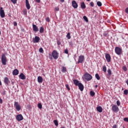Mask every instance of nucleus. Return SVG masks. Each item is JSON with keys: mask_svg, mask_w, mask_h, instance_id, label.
Listing matches in <instances>:
<instances>
[{"mask_svg": "<svg viewBox=\"0 0 128 128\" xmlns=\"http://www.w3.org/2000/svg\"><path fill=\"white\" fill-rule=\"evenodd\" d=\"M77 86H78L79 90H80L81 92H82V90H84V85L80 82Z\"/></svg>", "mask_w": 128, "mask_h": 128, "instance_id": "nucleus-14", "label": "nucleus"}, {"mask_svg": "<svg viewBox=\"0 0 128 128\" xmlns=\"http://www.w3.org/2000/svg\"><path fill=\"white\" fill-rule=\"evenodd\" d=\"M44 32V27H40V34H42V32Z\"/></svg>", "mask_w": 128, "mask_h": 128, "instance_id": "nucleus-24", "label": "nucleus"}, {"mask_svg": "<svg viewBox=\"0 0 128 128\" xmlns=\"http://www.w3.org/2000/svg\"><path fill=\"white\" fill-rule=\"evenodd\" d=\"M115 52L118 56H120L122 52V49L120 47L116 46L115 48Z\"/></svg>", "mask_w": 128, "mask_h": 128, "instance_id": "nucleus-3", "label": "nucleus"}, {"mask_svg": "<svg viewBox=\"0 0 128 128\" xmlns=\"http://www.w3.org/2000/svg\"><path fill=\"white\" fill-rule=\"evenodd\" d=\"M108 74H107V76H112V70H110V69H108Z\"/></svg>", "mask_w": 128, "mask_h": 128, "instance_id": "nucleus-23", "label": "nucleus"}, {"mask_svg": "<svg viewBox=\"0 0 128 128\" xmlns=\"http://www.w3.org/2000/svg\"><path fill=\"white\" fill-rule=\"evenodd\" d=\"M2 7L0 8V16L2 18H4L6 16V14H4V10H3Z\"/></svg>", "mask_w": 128, "mask_h": 128, "instance_id": "nucleus-7", "label": "nucleus"}, {"mask_svg": "<svg viewBox=\"0 0 128 128\" xmlns=\"http://www.w3.org/2000/svg\"><path fill=\"white\" fill-rule=\"evenodd\" d=\"M112 110L114 112H118V111L120 110V109L118 108V107L116 105H113L112 106Z\"/></svg>", "mask_w": 128, "mask_h": 128, "instance_id": "nucleus-5", "label": "nucleus"}, {"mask_svg": "<svg viewBox=\"0 0 128 128\" xmlns=\"http://www.w3.org/2000/svg\"><path fill=\"white\" fill-rule=\"evenodd\" d=\"M19 73L20 72H18V69H15L13 70L12 74L13 76H18Z\"/></svg>", "mask_w": 128, "mask_h": 128, "instance_id": "nucleus-17", "label": "nucleus"}, {"mask_svg": "<svg viewBox=\"0 0 128 128\" xmlns=\"http://www.w3.org/2000/svg\"><path fill=\"white\" fill-rule=\"evenodd\" d=\"M46 22H50V20L49 17H46Z\"/></svg>", "mask_w": 128, "mask_h": 128, "instance_id": "nucleus-39", "label": "nucleus"}, {"mask_svg": "<svg viewBox=\"0 0 128 128\" xmlns=\"http://www.w3.org/2000/svg\"><path fill=\"white\" fill-rule=\"evenodd\" d=\"M1 60L2 64H4V66H6V62H8V60H6V54H2Z\"/></svg>", "mask_w": 128, "mask_h": 128, "instance_id": "nucleus-2", "label": "nucleus"}, {"mask_svg": "<svg viewBox=\"0 0 128 128\" xmlns=\"http://www.w3.org/2000/svg\"><path fill=\"white\" fill-rule=\"evenodd\" d=\"M10 1L12 2V4H16V2H18V0H10Z\"/></svg>", "mask_w": 128, "mask_h": 128, "instance_id": "nucleus-36", "label": "nucleus"}, {"mask_svg": "<svg viewBox=\"0 0 128 128\" xmlns=\"http://www.w3.org/2000/svg\"><path fill=\"white\" fill-rule=\"evenodd\" d=\"M124 94H126V96L128 95V90H126L124 91Z\"/></svg>", "mask_w": 128, "mask_h": 128, "instance_id": "nucleus-38", "label": "nucleus"}, {"mask_svg": "<svg viewBox=\"0 0 128 128\" xmlns=\"http://www.w3.org/2000/svg\"><path fill=\"white\" fill-rule=\"evenodd\" d=\"M94 94H96V93L94 91L91 90L90 92V96H94Z\"/></svg>", "mask_w": 128, "mask_h": 128, "instance_id": "nucleus-27", "label": "nucleus"}, {"mask_svg": "<svg viewBox=\"0 0 128 128\" xmlns=\"http://www.w3.org/2000/svg\"><path fill=\"white\" fill-rule=\"evenodd\" d=\"M35 2L38 4H40V0H35Z\"/></svg>", "mask_w": 128, "mask_h": 128, "instance_id": "nucleus-49", "label": "nucleus"}, {"mask_svg": "<svg viewBox=\"0 0 128 128\" xmlns=\"http://www.w3.org/2000/svg\"><path fill=\"white\" fill-rule=\"evenodd\" d=\"M8 16H10V15H8Z\"/></svg>", "mask_w": 128, "mask_h": 128, "instance_id": "nucleus-61", "label": "nucleus"}, {"mask_svg": "<svg viewBox=\"0 0 128 128\" xmlns=\"http://www.w3.org/2000/svg\"><path fill=\"white\" fill-rule=\"evenodd\" d=\"M80 7L82 8L83 10H84L86 6V4H84V2H82L80 3Z\"/></svg>", "mask_w": 128, "mask_h": 128, "instance_id": "nucleus-22", "label": "nucleus"}, {"mask_svg": "<svg viewBox=\"0 0 128 128\" xmlns=\"http://www.w3.org/2000/svg\"><path fill=\"white\" fill-rule=\"evenodd\" d=\"M54 122L56 126H58V120H54Z\"/></svg>", "mask_w": 128, "mask_h": 128, "instance_id": "nucleus-31", "label": "nucleus"}, {"mask_svg": "<svg viewBox=\"0 0 128 128\" xmlns=\"http://www.w3.org/2000/svg\"><path fill=\"white\" fill-rule=\"evenodd\" d=\"M66 38L68 40H70L72 36H70V33L68 32L66 35Z\"/></svg>", "mask_w": 128, "mask_h": 128, "instance_id": "nucleus-26", "label": "nucleus"}, {"mask_svg": "<svg viewBox=\"0 0 128 128\" xmlns=\"http://www.w3.org/2000/svg\"><path fill=\"white\" fill-rule=\"evenodd\" d=\"M4 82L5 84H10V79H8V78L5 77L4 78Z\"/></svg>", "mask_w": 128, "mask_h": 128, "instance_id": "nucleus-16", "label": "nucleus"}, {"mask_svg": "<svg viewBox=\"0 0 128 128\" xmlns=\"http://www.w3.org/2000/svg\"><path fill=\"white\" fill-rule=\"evenodd\" d=\"M103 35L104 36H108V33L107 32H104L103 34Z\"/></svg>", "mask_w": 128, "mask_h": 128, "instance_id": "nucleus-48", "label": "nucleus"}, {"mask_svg": "<svg viewBox=\"0 0 128 128\" xmlns=\"http://www.w3.org/2000/svg\"><path fill=\"white\" fill-rule=\"evenodd\" d=\"M122 70L124 72H126V70H128V68L126 66H123Z\"/></svg>", "mask_w": 128, "mask_h": 128, "instance_id": "nucleus-35", "label": "nucleus"}, {"mask_svg": "<svg viewBox=\"0 0 128 128\" xmlns=\"http://www.w3.org/2000/svg\"><path fill=\"white\" fill-rule=\"evenodd\" d=\"M61 2H64V0H60Z\"/></svg>", "mask_w": 128, "mask_h": 128, "instance_id": "nucleus-54", "label": "nucleus"}, {"mask_svg": "<svg viewBox=\"0 0 128 128\" xmlns=\"http://www.w3.org/2000/svg\"><path fill=\"white\" fill-rule=\"evenodd\" d=\"M116 104L118 106H120V100H117Z\"/></svg>", "mask_w": 128, "mask_h": 128, "instance_id": "nucleus-40", "label": "nucleus"}, {"mask_svg": "<svg viewBox=\"0 0 128 128\" xmlns=\"http://www.w3.org/2000/svg\"><path fill=\"white\" fill-rule=\"evenodd\" d=\"M43 80H44V79L42 78V76H38V82L42 84V82Z\"/></svg>", "mask_w": 128, "mask_h": 128, "instance_id": "nucleus-19", "label": "nucleus"}, {"mask_svg": "<svg viewBox=\"0 0 128 128\" xmlns=\"http://www.w3.org/2000/svg\"><path fill=\"white\" fill-rule=\"evenodd\" d=\"M0 34H2V32H0Z\"/></svg>", "mask_w": 128, "mask_h": 128, "instance_id": "nucleus-57", "label": "nucleus"}, {"mask_svg": "<svg viewBox=\"0 0 128 128\" xmlns=\"http://www.w3.org/2000/svg\"><path fill=\"white\" fill-rule=\"evenodd\" d=\"M90 6H92V7L94 6V2H91L90 3Z\"/></svg>", "mask_w": 128, "mask_h": 128, "instance_id": "nucleus-42", "label": "nucleus"}, {"mask_svg": "<svg viewBox=\"0 0 128 128\" xmlns=\"http://www.w3.org/2000/svg\"><path fill=\"white\" fill-rule=\"evenodd\" d=\"M117 126L116 124H114L112 128H116Z\"/></svg>", "mask_w": 128, "mask_h": 128, "instance_id": "nucleus-53", "label": "nucleus"}, {"mask_svg": "<svg viewBox=\"0 0 128 128\" xmlns=\"http://www.w3.org/2000/svg\"><path fill=\"white\" fill-rule=\"evenodd\" d=\"M16 120L18 122H20V120H24V116H22V114H18L16 116Z\"/></svg>", "mask_w": 128, "mask_h": 128, "instance_id": "nucleus-8", "label": "nucleus"}, {"mask_svg": "<svg viewBox=\"0 0 128 128\" xmlns=\"http://www.w3.org/2000/svg\"><path fill=\"white\" fill-rule=\"evenodd\" d=\"M38 108H40V110L42 108V105L40 103H39L38 104Z\"/></svg>", "mask_w": 128, "mask_h": 128, "instance_id": "nucleus-33", "label": "nucleus"}, {"mask_svg": "<svg viewBox=\"0 0 128 128\" xmlns=\"http://www.w3.org/2000/svg\"><path fill=\"white\" fill-rule=\"evenodd\" d=\"M84 60V56L82 55H80L79 56V58L78 60V64H82V62Z\"/></svg>", "mask_w": 128, "mask_h": 128, "instance_id": "nucleus-9", "label": "nucleus"}, {"mask_svg": "<svg viewBox=\"0 0 128 128\" xmlns=\"http://www.w3.org/2000/svg\"><path fill=\"white\" fill-rule=\"evenodd\" d=\"M62 72H66V68L65 66H62Z\"/></svg>", "mask_w": 128, "mask_h": 128, "instance_id": "nucleus-29", "label": "nucleus"}, {"mask_svg": "<svg viewBox=\"0 0 128 128\" xmlns=\"http://www.w3.org/2000/svg\"><path fill=\"white\" fill-rule=\"evenodd\" d=\"M125 12H126V14H128V8H126L125 10Z\"/></svg>", "mask_w": 128, "mask_h": 128, "instance_id": "nucleus-50", "label": "nucleus"}, {"mask_svg": "<svg viewBox=\"0 0 128 128\" xmlns=\"http://www.w3.org/2000/svg\"><path fill=\"white\" fill-rule=\"evenodd\" d=\"M8 16H10V15H8Z\"/></svg>", "mask_w": 128, "mask_h": 128, "instance_id": "nucleus-62", "label": "nucleus"}, {"mask_svg": "<svg viewBox=\"0 0 128 128\" xmlns=\"http://www.w3.org/2000/svg\"><path fill=\"white\" fill-rule=\"evenodd\" d=\"M96 110L98 112H102V108L100 106L96 107Z\"/></svg>", "mask_w": 128, "mask_h": 128, "instance_id": "nucleus-18", "label": "nucleus"}, {"mask_svg": "<svg viewBox=\"0 0 128 128\" xmlns=\"http://www.w3.org/2000/svg\"><path fill=\"white\" fill-rule=\"evenodd\" d=\"M96 4L98 6H102V4L100 1L98 2Z\"/></svg>", "mask_w": 128, "mask_h": 128, "instance_id": "nucleus-30", "label": "nucleus"}, {"mask_svg": "<svg viewBox=\"0 0 128 128\" xmlns=\"http://www.w3.org/2000/svg\"><path fill=\"white\" fill-rule=\"evenodd\" d=\"M14 26H18V23L16 22H14Z\"/></svg>", "mask_w": 128, "mask_h": 128, "instance_id": "nucleus-47", "label": "nucleus"}, {"mask_svg": "<svg viewBox=\"0 0 128 128\" xmlns=\"http://www.w3.org/2000/svg\"><path fill=\"white\" fill-rule=\"evenodd\" d=\"M57 44L58 46H60V42L58 41Z\"/></svg>", "mask_w": 128, "mask_h": 128, "instance_id": "nucleus-52", "label": "nucleus"}, {"mask_svg": "<svg viewBox=\"0 0 128 128\" xmlns=\"http://www.w3.org/2000/svg\"><path fill=\"white\" fill-rule=\"evenodd\" d=\"M73 82H74V84H75L76 86H78V84L80 83V82L79 80H78L76 79L73 80Z\"/></svg>", "mask_w": 128, "mask_h": 128, "instance_id": "nucleus-21", "label": "nucleus"}, {"mask_svg": "<svg viewBox=\"0 0 128 128\" xmlns=\"http://www.w3.org/2000/svg\"><path fill=\"white\" fill-rule=\"evenodd\" d=\"M0 104H2V98H0Z\"/></svg>", "mask_w": 128, "mask_h": 128, "instance_id": "nucleus-51", "label": "nucleus"}, {"mask_svg": "<svg viewBox=\"0 0 128 128\" xmlns=\"http://www.w3.org/2000/svg\"><path fill=\"white\" fill-rule=\"evenodd\" d=\"M28 108H30V105H28Z\"/></svg>", "mask_w": 128, "mask_h": 128, "instance_id": "nucleus-56", "label": "nucleus"}, {"mask_svg": "<svg viewBox=\"0 0 128 128\" xmlns=\"http://www.w3.org/2000/svg\"><path fill=\"white\" fill-rule=\"evenodd\" d=\"M40 38L39 36H36L34 37V40H33V42H34V44L38 43V42H40Z\"/></svg>", "mask_w": 128, "mask_h": 128, "instance_id": "nucleus-13", "label": "nucleus"}, {"mask_svg": "<svg viewBox=\"0 0 128 128\" xmlns=\"http://www.w3.org/2000/svg\"><path fill=\"white\" fill-rule=\"evenodd\" d=\"M32 28L34 32H38V26L34 24H32Z\"/></svg>", "mask_w": 128, "mask_h": 128, "instance_id": "nucleus-11", "label": "nucleus"}, {"mask_svg": "<svg viewBox=\"0 0 128 128\" xmlns=\"http://www.w3.org/2000/svg\"><path fill=\"white\" fill-rule=\"evenodd\" d=\"M72 6L74 8H78V3H76V0H73L72 2Z\"/></svg>", "mask_w": 128, "mask_h": 128, "instance_id": "nucleus-12", "label": "nucleus"}, {"mask_svg": "<svg viewBox=\"0 0 128 128\" xmlns=\"http://www.w3.org/2000/svg\"><path fill=\"white\" fill-rule=\"evenodd\" d=\"M19 78H20V80H26V76H24V74L22 73L20 74L19 76Z\"/></svg>", "mask_w": 128, "mask_h": 128, "instance_id": "nucleus-20", "label": "nucleus"}, {"mask_svg": "<svg viewBox=\"0 0 128 128\" xmlns=\"http://www.w3.org/2000/svg\"><path fill=\"white\" fill-rule=\"evenodd\" d=\"M65 86H66V88H67V90H70V86H68V84H66Z\"/></svg>", "mask_w": 128, "mask_h": 128, "instance_id": "nucleus-34", "label": "nucleus"}, {"mask_svg": "<svg viewBox=\"0 0 128 128\" xmlns=\"http://www.w3.org/2000/svg\"><path fill=\"white\" fill-rule=\"evenodd\" d=\"M55 10L56 12H58L60 10V8L58 7L55 8Z\"/></svg>", "mask_w": 128, "mask_h": 128, "instance_id": "nucleus-45", "label": "nucleus"}, {"mask_svg": "<svg viewBox=\"0 0 128 128\" xmlns=\"http://www.w3.org/2000/svg\"><path fill=\"white\" fill-rule=\"evenodd\" d=\"M2 81L0 80V86H2Z\"/></svg>", "mask_w": 128, "mask_h": 128, "instance_id": "nucleus-55", "label": "nucleus"}, {"mask_svg": "<svg viewBox=\"0 0 128 128\" xmlns=\"http://www.w3.org/2000/svg\"><path fill=\"white\" fill-rule=\"evenodd\" d=\"M106 58L108 62H110L111 58H110V54H106Z\"/></svg>", "mask_w": 128, "mask_h": 128, "instance_id": "nucleus-10", "label": "nucleus"}, {"mask_svg": "<svg viewBox=\"0 0 128 128\" xmlns=\"http://www.w3.org/2000/svg\"><path fill=\"white\" fill-rule=\"evenodd\" d=\"M2 96H6V90H4L2 92Z\"/></svg>", "mask_w": 128, "mask_h": 128, "instance_id": "nucleus-46", "label": "nucleus"}, {"mask_svg": "<svg viewBox=\"0 0 128 128\" xmlns=\"http://www.w3.org/2000/svg\"><path fill=\"white\" fill-rule=\"evenodd\" d=\"M64 54H68V49H66L64 50Z\"/></svg>", "mask_w": 128, "mask_h": 128, "instance_id": "nucleus-44", "label": "nucleus"}, {"mask_svg": "<svg viewBox=\"0 0 128 128\" xmlns=\"http://www.w3.org/2000/svg\"><path fill=\"white\" fill-rule=\"evenodd\" d=\"M102 70L104 72H106V66L104 65L102 66Z\"/></svg>", "mask_w": 128, "mask_h": 128, "instance_id": "nucleus-28", "label": "nucleus"}, {"mask_svg": "<svg viewBox=\"0 0 128 128\" xmlns=\"http://www.w3.org/2000/svg\"><path fill=\"white\" fill-rule=\"evenodd\" d=\"M26 4L27 10H30V5L28 2V0H26Z\"/></svg>", "mask_w": 128, "mask_h": 128, "instance_id": "nucleus-15", "label": "nucleus"}, {"mask_svg": "<svg viewBox=\"0 0 128 128\" xmlns=\"http://www.w3.org/2000/svg\"><path fill=\"white\" fill-rule=\"evenodd\" d=\"M87 0V2H90V0Z\"/></svg>", "mask_w": 128, "mask_h": 128, "instance_id": "nucleus-58", "label": "nucleus"}, {"mask_svg": "<svg viewBox=\"0 0 128 128\" xmlns=\"http://www.w3.org/2000/svg\"><path fill=\"white\" fill-rule=\"evenodd\" d=\"M64 128V127H62V128Z\"/></svg>", "mask_w": 128, "mask_h": 128, "instance_id": "nucleus-60", "label": "nucleus"}, {"mask_svg": "<svg viewBox=\"0 0 128 128\" xmlns=\"http://www.w3.org/2000/svg\"><path fill=\"white\" fill-rule=\"evenodd\" d=\"M96 88H98V85H96Z\"/></svg>", "mask_w": 128, "mask_h": 128, "instance_id": "nucleus-59", "label": "nucleus"}, {"mask_svg": "<svg viewBox=\"0 0 128 128\" xmlns=\"http://www.w3.org/2000/svg\"><path fill=\"white\" fill-rule=\"evenodd\" d=\"M95 76H96V80H100V75H98V74H95Z\"/></svg>", "mask_w": 128, "mask_h": 128, "instance_id": "nucleus-25", "label": "nucleus"}, {"mask_svg": "<svg viewBox=\"0 0 128 128\" xmlns=\"http://www.w3.org/2000/svg\"><path fill=\"white\" fill-rule=\"evenodd\" d=\"M27 12H28L26 11V9L24 10H23L24 14H26Z\"/></svg>", "mask_w": 128, "mask_h": 128, "instance_id": "nucleus-41", "label": "nucleus"}, {"mask_svg": "<svg viewBox=\"0 0 128 128\" xmlns=\"http://www.w3.org/2000/svg\"><path fill=\"white\" fill-rule=\"evenodd\" d=\"M14 106H15L18 112H20V105L18 104V102H15L14 104Z\"/></svg>", "mask_w": 128, "mask_h": 128, "instance_id": "nucleus-6", "label": "nucleus"}, {"mask_svg": "<svg viewBox=\"0 0 128 128\" xmlns=\"http://www.w3.org/2000/svg\"><path fill=\"white\" fill-rule=\"evenodd\" d=\"M84 78L86 79V80L88 82V81L92 80V75H90L88 72H86L84 74Z\"/></svg>", "mask_w": 128, "mask_h": 128, "instance_id": "nucleus-1", "label": "nucleus"}, {"mask_svg": "<svg viewBox=\"0 0 128 128\" xmlns=\"http://www.w3.org/2000/svg\"><path fill=\"white\" fill-rule=\"evenodd\" d=\"M83 18L85 20L86 22H88V17H86V16H83Z\"/></svg>", "mask_w": 128, "mask_h": 128, "instance_id": "nucleus-32", "label": "nucleus"}, {"mask_svg": "<svg viewBox=\"0 0 128 128\" xmlns=\"http://www.w3.org/2000/svg\"><path fill=\"white\" fill-rule=\"evenodd\" d=\"M39 52H40L41 54H44V49L42 48H40L39 49Z\"/></svg>", "mask_w": 128, "mask_h": 128, "instance_id": "nucleus-37", "label": "nucleus"}, {"mask_svg": "<svg viewBox=\"0 0 128 128\" xmlns=\"http://www.w3.org/2000/svg\"><path fill=\"white\" fill-rule=\"evenodd\" d=\"M52 56L54 60H58V53L56 50H54L52 52Z\"/></svg>", "mask_w": 128, "mask_h": 128, "instance_id": "nucleus-4", "label": "nucleus"}, {"mask_svg": "<svg viewBox=\"0 0 128 128\" xmlns=\"http://www.w3.org/2000/svg\"><path fill=\"white\" fill-rule=\"evenodd\" d=\"M124 122H128V118H124Z\"/></svg>", "mask_w": 128, "mask_h": 128, "instance_id": "nucleus-43", "label": "nucleus"}]
</instances>
